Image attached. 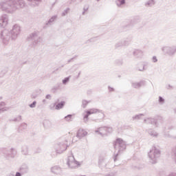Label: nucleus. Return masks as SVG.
I'll list each match as a JSON object with an SVG mask.
<instances>
[{
    "label": "nucleus",
    "instance_id": "2",
    "mask_svg": "<svg viewBox=\"0 0 176 176\" xmlns=\"http://www.w3.org/2000/svg\"><path fill=\"white\" fill-rule=\"evenodd\" d=\"M85 135H87V132H86L83 129L78 130L77 133V137H78L79 138H82V137H85Z\"/></svg>",
    "mask_w": 176,
    "mask_h": 176
},
{
    "label": "nucleus",
    "instance_id": "12",
    "mask_svg": "<svg viewBox=\"0 0 176 176\" xmlns=\"http://www.w3.org/2000/svg\"><path fill=\"white\" fill-rule=\"evenodd\" d=\"M160 102H163V98H160Z\"/></svg>",
    "mask_w": 176,
    "mask_h": 176
},
{
    "label": "nucleus",
    "instance_id": "4",
    "mask_svg": "<svg viewBox=\"0 0 176 176\" xmlns=\"http://www.w3.org/2000/svg\"><path fill=\"white\" fill-rule=\"evenodd\" d=\"M64 105H65V102H60V103L56 105V109H61V108H63Z\"/></svg>",
    "mask_w": 176,
    "mask_h": 176
},
{
    "label": "nucleus",
    "instance_id": "10",
    "mask_svg": "<svg viewBox=\"0 0 176 176\" xmlns=\"http://www.w3.org/2000/svg\"><path fill=\"white\" fill-rule=\"evenodd\" d=\"M153 60H154V63H156V61H157V60L156 59V57H153Z\"/></svg>",
    "mask_w": 176,
    "mask_h": 176
},
{
    "label": "nucleus",
    "instance_id": "7",
    "mask_svg": "<svg viewBox=\"0 0 176 176\" xmlns=\"http://www.w3.org/2000/svg\"><path fill=\"white\" fill-rule=\"evenodd\" d=\"M36 105V102H33L32 104L30 105V108H35V106Z\"/></svg>",
    "mask_w": 176,
    "mask_h": 176
},
{
    "label": "nucleus",
    "instance_id": "8",
    "mask_svg": "<svg viewBox=\"0 0 176 176\" xmlns=\"http://www.w3.org/2000/svg\"><path fill=\"white\" fill-rule=\"evenodd\" d=\"M71 118H72V116L69 115L65 118L67 120H71Z\"/></svg>",
    "mask_w": 176,
    "mask_h": 176
},
{
    "label": "nucleus",
    "instance_id": "5",
    "mask_svg": "<svg viewBox=\"0 0 176 176\" xmlns=\"http://www.w3.org/2000/svg\"><path fill=\"white\" fill-rule=\"evenodd\" d=\"M123 140L122 139H117L116 141V145H122Z\"/></svg>",
    "mask_w": 176,
    "mask_h": 176
},
{
    "label": "nucleus",
    "instance_id": "13",
    "mask_svg": "<svg viewBox=\"0 0 176 176\" xmlns=\"http://www.w3.org/2000/svg\"><path fill=\"white\" fill-rule=\"evenodd\" d=\"M47 98H50V96H47Z\"/></svg>",
    "mask_w": 176,
    "mask_h": 176
},
{
    "label": "nucleus",
    "instance_id": "3",
    "mask_svg": "<svg viewBox=\"0 0 176 176\" xmlns=\"http://www.w3.org/2000/svg\"><path fill=\"white\" fill-rule=\"evenodd\" d=\"M68 164L72 168H74V167H75L76 163L75 162V160L74 159V157H71L70 158H69Z\"/></svg>",
    "mask_w": 176,
    "mask_h": 176
},
{
    "label": "nucleus",
    "instance_id": "9",
    "mask_svg": "<svg viewBox=\"0 0 176 176\" xmlns=\"http://www.w3.org/2000/svg\"><path fill=\"white\" fill-rule=\"evenodd\" d=\"M68 80H69V78H66V79L63 80V83H67V82H68Z\"/></svg>",
    "mask_w": 176,
    "mask_h": 176
},
{
    "label": "nucleus",
    "instance_id": "11",
    "mask_svg": "<svg viewBox=\"0 0 176 176\" xmlns=\"http://www.w3.org/2000/svg\"><path fill=\"white\" fill-rule=\"evenodd\" d=\"M16 176H21V175L20 174V173H16Z\"/></svg>",
    "mask_w": 176,
    "mask_h": 176
},
{
    "label": "nucleus",
    "instance_id": "6",
    "mask_svg": "<svg viewBox=\"0 0 176 176\" xmlns=\"http://www.w3.org/2000/svg\"><path fill=\"white\" fill-rule=\"evenodd\" d=\"M118 2H120L118 3V6L123 5L124 3V0H118Z\"/></svg>",
    "mask_w": 176,
    "mask_h": 176
},
{
    "label": "nucleus",
    "instance_id": "1",
    "mask_svg": "<svg viewBox=\"0 0 176 176\" xmlns=\"http://www.w3.org/2000/svg\"><path fill=\"white\" fill-rule=\"evenodd\" d=\"M98 112H100V110L96 109H91L89 111H87V115L85 116V118H89V115L98 113Z\"/></svg>",
    "mask_w": 176,
    "mask_h": 176
}]
</instances>
